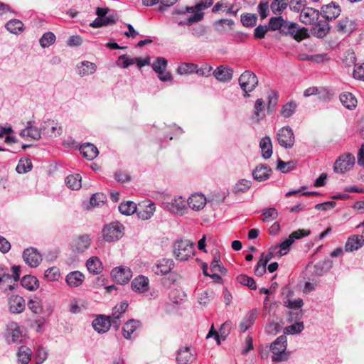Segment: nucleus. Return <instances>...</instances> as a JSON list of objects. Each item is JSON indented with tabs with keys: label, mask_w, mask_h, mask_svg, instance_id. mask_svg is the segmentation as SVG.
I'll return each instance as SVG.
<instances>
[{
	"label": "nucleus",
	"mask_w": 364,
	"mask_h": 364,
	"mask_svg": "<svg viewBox=\"0 0 364 364\" xmlns=\"http://www.w3.org/2000/svg\"><path fill=\"white\" fill-rule=\"evenodd\" d=\"M173 255L177 260H188L195 251L194 242L188 240H177L173 246Z\"/></svg>",
	"instance_id": "1"
},
{
	"label": "nucleus",
	"mask_w": 364,
	"mask_h": 364,
	"mask_svg": "<svg viewBox=\"0 0 364 364\" xmlns=\"http://www.w3.org/2000/svg\"><path fill=\"white\" fill-rule=\"evenodd\" d=\"M280 33L287 36L292 37L298 42H300L309 37L306 28H299V26L296 23L287 20L284 21Z\"/></svg>",
	"instance_id": "2"
},
{
	"label": "nucleus",
	"mask_w": 364,
	"mask_h": 364,
	"mask_svg": "<svg viewBox=\"0 0 364 364\" xmlns=\"http://www.w3.org/2000/svg\"><path fill=\"white\" fill-rule=\"evenodd\" d=\"M287 337L285 336H279L271 345V350L273 354L272 360L274 362H281L287 360L289 353L286 351Z\"/></svg>",
	"instance_id": "3"
},
{
	"label": "nucleus",
	"mask_w": 364,
	"mask_h": 364,
	"mask_svg": "<svg viewBox=\"0 0 364 364\" xmlns=\"http://www.w3.org/2000/svg\"><path fill=\"white\" fill-rule=\"evenodd\" d=\"M240 88L244 92V97H248L249 92L253 91L258 85L257 75L250 70H245L238 79Z\"/></svg>",
	"instance_id": "4"
},
{
	"label": "nucleus",
	"mask_w": 364,
	"mask_h": 364,
	"mask_svg": "<svg viewBox=\"0 0 364 364\" xmlns=\"http://www.w3.org/2000/svg\"><path fill=\"white\" fill-rule=\"evenodd\" d=\"M123 225L119 222L111 223L102 229V237L108 242L118 240L123 236Z\"/></svg>",
	"instance_id": "5"
},
{
	"label": "nucleus",
	"mask_w": 364,
	"mask_h": 364,
	"mask_svg": "<svg viewBox=\"0 0 364 364\" xmlns=\"http://www.w3.org/2000/svg\"><path fill=\"white\" fill-rule=\"evenodd\" d=\"M355 164V157L352 154L347 153L338 157L335 161L333 170L338 173H344L350 170Z\"/></svg>",
	"instance_id": "6"
},
{
	"label": "nucleus",
	"mask_w": 364,
	"mask_h": 364,
	"mask_svg": "<svg viewBox=\"0 0 364 364\" xmlns=\"http://www.w3.org/2000/svg\"><path fill=\"white\" fill-rule=\"evenodd\" d=\"M277 141L285 149L291 148L294 144V135L289 127H284L277 132Z\"/></svg>",
	"instance_id": "7"
},
{
	"label": "nucleus",
	"mask_w": 364,
	"mask_h": 364,
	"mask_svg": "<svg viewBox=\"0 0 364 364\" xmlns=\"http://www.w3.org/2000/svg\"><path fill=\"white\" fill-rule=\"evenodd\" d=\"M167 60L162 57H158L152 64L153 70L158 73L159 78L163 82L171 81L172 76L168 72H166Z\"/></svg>",
	"instance_id": "8"
},
{
	"label": "nucleus",
	"mask_w": 364,
	"mask_h": 364,
	"mask_svg": "<svg viewBox=\"0 0 364 364\" xmlns=\"http://www.w3.org/2000/svg\"><path fill=\"white\" fill-rule=\"evenodd\" d=\"M91 245V238L89 235H82L74 238L71 243L70 247L75 253H82L90 248Z\"/></svg>",
	"instance_id": "9"
},
{
	"label": "nucleus",
	"mask_w": 364,
	"mask_h": 364,
	"mask_svg": "<svg viewBox=\"0 0 364 364\" xmlns=\"http://www.w3.org/2000/svg\"><path fill=\"white\" fill-rule=\"evenodd\" d=\"M113 279L120 284L127 283L132 277L131 269L127 267H118L112 270L111 272Z\"/></svg>",
	"instance_id": "10"
},
{
	"label": "nucleus",
	"mask_w": 364,
	"mask_h": 364,
	"mask_svg": "<svg viewBox=\"0 0 364 364\" xmlns=\"http://www.w3.org/2000/svg\"><path fill=\"white\" fill-rule=\"evenodd\" d=\"M321 13L319 11L311 8H303L300 13V21L305 25H313L319 18Z\"/></svg>",
	"instance_id": "11"
},
{
	"label": "nucleus",
	"mask_w": 364,
	"mask_h": 364,
	"mask_svg": "<svg viewBox=\"0 0 364 364\" xmlns=\"http://www.w3.org/2000/svg\"><path fill=\"white\" fill-rule=\"evenodd\" d=\"M23 258L24 262L31 267H38L42 261L41 255L33 247L26 249L23 252Z\"/></svg>",
	"instance_id": "12"
},
{
	"label": "nucleus",
	"mask_w": 364,
	"mask_h": 364,
	"mask_svg": "<svg viewBox=\"0 0 364 364\" xmlns=\"http://www.w3.org/2000/svg\"><path fill=\"white\" fill-rule=\"evenodd\" d=\"M341 12L340 6L333 1L321 7L322 16L328 21L336 19L340 16Z\"/></svg>",
	"instance_id": "13"
},
{
	"label": "nucleus",
	"mask_w": 364,
	"mask_h": 364,
	"mask_svg": "<svg viewBox=\"0 0 364 364\" xmlns=\"http://www.w3.org/2000/svg\"><path fill=\"white\" fill-rule=\"evenodd\" d=\"M213 75L220 82H228L232 78L233 70L227 65H220L213 71Z\"/></svg>",
	"instance_id": "14"
},
{
	"label": "nucleus",
	"mask_w": 364,
	"mask_h": 364,
	"mask_svg": "<svg viewBox=\"0 0 364 364\" xmlns=\"http://www.w3.org/2000/svg\"><path fill=\"white\" fill-rule=\"evenodd\" d=\"M196 359V353L191 347L186 346L178 351L176 361L178 364H189Z\"/></svg>",
	"instance_id": "15"
},
{
	"label": "nucleus",
	"mask_w": 364,
	"mask_h": 364,
	"mask_svg": "<svg viewBox=\"0 0 364 364\" xmlns=\"http://www.w3.org/2000/svg\"><path fill=\"white\" fill-rule=\"evenodd\" d=\"M174 267V262L171 259H161L153 267V271L158 275H166Z\"/></svg>",
	"instance_id": "16"
},
{
	"label": "nucleus",
	"mask_w": 364,
	"mask_h": 364,
	"mask_svg": "<svg viewBox=\"0 0 364 364\" xmlns=\"http://www.w3.org/2000/svg\"><path fill=\"white\" fill-rule=\"evenodd\" d=\"M187 204L193 210L199 211L205 207L206 198L203 194L194 193L188 198Z\"/></svg>",
	"instance_id": "17"
},
{
	"label": "nucleus",
	"mask_w": 364,
	"mask_h": 364,
	"mask_svg": "<svg viewBox=\"0 0 364 364\" xmlns=\"http://www.w3.org/2000/svg\"><path fill=\"white\" fill-rule=\"evenodd\" d=\"M94 329L99 333H104L109 331L111 326L110 317L103 315L98 316L92 321Z\"/></svg>",
	"instance_id": "18"
},
{
	"label": "nucleus",
	"mask_w": 364,
	"mask_h": 364,
	"mask_svg": "<svg viewBox=\"0 0 364 364\" xmlns=\"http://www.w3.org/2000/svg\"><path fill=\"white\" fill-rule=\"evenodd\" d=\"M311 28V33L314 36L319 38L325 37L330 31V26L328 20L323 19L317 21Z\"/></svg>",
	"instance_id": "19"
},
{
	"label": "nucleus",
	"mask_w": 364,
	"mask_h": 364,
	"mask_svg": "<svg viewBox=\"0 0 364 364\" xmlns=\"http://www.w3.org/2000/svg\"><path fill=\"white\" fill-rule=\"evenodd\" d=\"M131 285L134 291L144 293L149 289V280L146 277L140 275L132 280Z\"/></svg>",
	"instance_id": "20"
},
{
	"label": "nucleus",
	"mask_w": 364,
	"mask_h": 364,
	"mask_svg": "<svg viewBox=\"0 0 364 364\" xmlns=\"http://www.w3.org/2000/svg\"><path fill=\"white\" fill-rule=\"evenodd\" d=\"M364 245L363 235H353L349 237L346 242L345 250L346 252H353L358 250Z\"/></svg>",
	"instance_id": "21"
},
{
	"label": "nucleus",
	"mask_w": 364,
	"mask_h": 364,
	"mask_svg": "<svg viewBox=\"0 0 364 364\" xmlns=\"http://www.w3.org/2000/svg\"><path fill=\"white\" fill-rule=\"evenodd\" d=\"M9 305L11 312L19 314L25 309V300L18 295H14L9 298Z\"/></svg>",
	"instance_id": "22"
},
{
	"label": "nucleus",
	"mask_w": 364,
	"mask_h": 364,
	"mask_svg": "<svg viewBox=\"0 0 364 364\" xmlns=\"http://www.w3.org/2000/svg\"><path fill=\"white\" fill-rule=\"evenodd\" d=\"M271 173L272 169L269 166L260 164L252 171V176L256 181H263L269 178Z\"/></svg>",
	"instance_id": "23"
},
{
	"label": "nucleus",
	"mask_w": 364,
	"mask_h": 364,
	"mask_svg": "<svg viewBox=\"0 0 364 364\" xmlns=\"http://www.w3.org/2000/svg\"><path fill=\"white\" fill-rule=\"evenodd\" d=\"M357 24L355 21L349 18H345L338 21L337 24V31L343 33H350L355 30Z\"/></svg>",
	"instance_id": "24"
},
{
	"label": "nucleus",
	"mask_w": 364,
	"mask_h": 364,
	"mask_svg": "<svg viewBox=\"0 0 364 364\" xmlns=\"http://www.w3.org/2000/svg\"><path fill=\"white\" fill-rule=\"evenodd\" d=\"M85 276L79 271L70 272L65 278L66 283L70 287H80L84 282Z\"/></svg>",
	"instance_id": "25"
},
{
	"label": "nucleus",
	"mask_w": 364,
	"mask_h": 364,
	"mask_svg": "<svg viewBox=\"0 0 364 364\" xmlns=\"http://www.w3.org/2000/svg\"><path fill=\"white\" fill-rule=\"evenodd\" d=\"M255 111L252 115V120L253 122L258 124L265 116L264 102L262 98L257 99L255 103Z\"/></svg>",
	"instance_id": "26"
},
{
	"label": "nucleus",
	"mask_w": 364,
	"mask_h": 364,
	"mask_svg": "<svg viewBox=\"0 0 364 364\" xmlns=\"http://www.w3.org/2000/svg\"><path fill=\"white\" fill-rule=\"evenodd\" d=\"M80 151L82 156L90 161L95 159L99 154L97 148L94 144L90 143L81 145Z\"/></svg>",
	"instance_id": "27"
},
{
	"label": "nucleus",
	"mask_w": 364,
	"mask_h": 364,
	"mask_svg": "<svg viewBox=\"0 0 364 364\" xmlns=\"http://www.w3.org/2000/svg\"><path fill=\"white\" fill-rule=\"evenodd\" d=\"M156 209L154 203L149 202L147 205H139L138 207L137 215L142 220H148L151 218Z\"/></svg>",
	"instance_id": "28"
},
{
	"label": "nucleus",
	"mask_w": 364,
	"mask_h": 364,
	"mask_svg": "<svg viewBox=\"0 0 364 364\" xmlns=\"http://www.w3.org/2000/svg\"><path fill=\"white\" fill-rule=\"evenodd\" d=\"M262 156L264 159H269L272 155V144L271 139L268 136L263 137L259 142Z\"/></svg>",
	"instance_id": "29"
},
{
	"label": "nucleus",
	"mask_w": 364,
	"mask_h": 364,
	"mask_svg": "<svg viewBox=\"0 0 364 364\" xmlns=\"http://www.w3.org/2000/svg\"><path fill=\"white\" fill-rule=\"evenodd\" d=\"M186 200L182 197H178L172 200L169 205V209L174 213L183 215L186 209Z\"/></svg>",
	"instance_id": "30"
},
{
	"label": "nucleus",
	"mask_w": 364,
	"mask_h": 364,
	"mask_svg": "<svg viewBox=\"0 0 364 364\" xmlns=\"http://www.w3.org/2000/svg\"><path fill=\"white\" fill-rule=\"evenodd\" d=\"M340 101L348 109H353L357 106V99L350 92H346L340 95Z\"/></svg>",
	"instance_id": "31"
},
{
	"label": "nucleus",
	"mask_w": 364,
	"mask_h": 364,
	"mask_svg": "<svg viewBox=\"0 0 364 364\" xmlns=\"http://www.w3.org/2000/svg\"><path fill=\"white\" fill-rule=\"evenodd\" d=\"M31 354L32 351L28 347L26 346L19 347L17 353L18 363L28 364L31 360Z\"/></svg>",
	"instance_id": "32"
},
{
	"label": "nucleus",
	"mask_w": 364,
	"mask_h": 364,
	"mask_svg": "<svg viewBox=\"0 0 364 364\" xmlns=\"http://www.w3.org/2000/svg\"><path fill=\"white\" fill-rule=\"evenodd\" d=\"M257 318V311H249L240 323V328L242 332L246 331L255 322Z\"/></svg>",
	"instance_id": "33"
},
{
	"label": "nucleus",
	"mask_w": 364,
	"mask_h": 364,
	"mask_svg": "<svg viewBox=\"0 0 364 364\" xmlns=\"http://www.w3.org/2000/svg\"><path fill=\"white\" fill-rule=\"evenodd\" d=\"M140 323L134 319L129 320L123 326L122 333L125 338L129 339L131 335L136 330Z\"/></svg>",
	"instance_id": "34"
},
{
	"label": "nucleus",
	"mask_w": 364,
	"mask_h": 364,
	"mask_svg": "<svg viewBox=\"0 0 364 364\" xmlns=\"http://www.w3.org/2000/svg\"><path fill=\"white\" fill-rule=\"evenodd\" d=\"M82 177L80 174L76 173L70 175L65 178V183L69 188L73 190H78L82 186Z\"/></svg>",
	"instance_id": "35"
},
{
	"label": "nucleus",
	"mask_w": 364,
	"mask_h": 364,
	"mask_svg": "<svg viewBox=\"0 0 364 364\" xmlns=\"http://www.w3.org/2000/svg\"><path fill=\"white\" fill-rule=\"evenodd\" d=\"M86 266L90 273L99 274L102 271V262L97 257L90 258L87 262Z\"/></svg>",
	"instance_id": "36"
},
{
	"label": "nucleus",
	"mask_w": 364,
	"mask_h": 364,
	"mask_svg": "<svg viewBox=\"0 0 364 364\" xmlns=\"http://www.w3.org/2000/svg\"><path fill=\"white\" fill-rule=\"evenodd\" d=\"M21 285L28 290L33 291L38 287V281L36 277L31 275L23 277L21 281Z\"/></svg>",
	"instance_id": "37"
},
{
	"label": "nucleus",
	"mask_w": 364,
	"mask_h": 364,
	"mask_svg": "<svg viewBox=\"0 0 364 364\" xmlns=\"http://www.w3.org/2000/svg\"><path fill=\"white\" fill-rule=\"evenodd\" d=\"M119 210L124 215H130L135 212L137 213L138 207L135 203L132 201H127L126 203H122L119 205Z\"/></svg>",
	"instance_id": "38"
},
{
	"label": "nucleus",
	"mask_w": 364,
	"mask_h": 364,
	"mask_svg": "<svg viewBox=\"0 0 364 364\" xmlns=\"http://www.w3.org/2000/svg\"><path fill=\"white\" fill-rule=\"evenodd\" d=\"M7 31L14 34H17L23 30V23L18 19H12L8 21L5 26Z\"/></svg>",
	"instance_id": "39"
},
{
	"label": "nucleus",
	"mask_w": 364,
	"mask_h": 364,
	"mask_svg": "<svg viewBox=\"0 0 364 364\" xmlns=\"http://www.w3.org/2000/svg\"><path fill=\"white\" fill-rule=\"evenodd\" d=\"M96 68L97 67L95 63L85 61L78 66L79 74L82 76L89 75L94 73L96 71Z\"/></svg>",
	"instance_id": "40"
},
{
	"label": "nucleus",
	"mask_w": 364,
	"mask_h": 364,
	"mask_svg": "<svg viewBox=\"0 0 364 364\" xmlns=\"http://www.w3.org/2000/svg\"><path fill=\"white\" fill-rule=\"evenodd\" d=\"M20 135L22 137H30L34 140H38L41 138V132L40 130L33 126H28L26 129H23Z\"/></svg>",
	"instance_id": "41"
},
{
	"label": "nucleus",
	"mask_w": 364,
	"mask_h": 364,
	"mask_svg": "<svg viewBox=\"0 0 364 364\" xmlns=\"http://www.w3.org/2000/svg\"><path fill=\"white\" fill-rule=\"evenodd\" d=\"M252 182L246 179H241L233 187L232 192L235 194L247 192L251 187Z\"/></svg>",
	"instance_id": "42"
},
{
	"label": "nucleus",
	"mask_w": 364,
	"mask_h": 364,
	"mask_svg": "<svg viewBox=\"0 0 364 364\" xmlns=\"http://www.w3.org/2000/svg\"><path fill=\"white\" fill-rule=\"evenodd\" d=\"M197 65L191 63H183L177 68V73L180 75H190L196 73Z\"/></svg>",
	"instance_id": "43"
},
{
	"label": "nucleus",
	"mask_w": 364,
	"mask_h": 364,
	"mask_svg": "<svg viewBox=\"0 0 364 364\" xmlns=\"http://www.w3.org/2000/svg\"><path fill=\"white\" fill-rule=\"evenodd\" d=\"M215 294L211 290H205L198 294V299L200 305L206 306L214 299Z\"/></svg>",
	"instance_id": "44"
},
{
	"label": "nucleus",
	"mask_w": 364,
	"mask_h": 364,
	"mask_svg": "<svg viewBox=\"0 0 364 364\" xmlns=\"http://www.w3.org/2000/svg\"><path fill=\"white\" fill-rule=\"evenodd\" d=\"M28 307L36 314H40L43 312L42 301L38 297L30 299L28 302Z\"/></svg>",
	"instance_id": "45"
},
{
	"label": "nucleus",
	"mask_w": 364,
	"mask_h": 364,
	"mask_svg": "<svg viewBox=\"0 0 364 364\" xmlns=\"http://www.w3.org/2000/svg\"><path fill=\"white\" fill-rule=\"evenodd\" d=\"M284 21L282 16L272 17L267 26L270 31H279L280 32Z\"/></svg>",
	"instance_id": "46"
},
{
	"label": "nucleus",
	"mask_w": 364,
	"mask_h": 364,
	"mask_svg": "<svg viewBox=\"0 0 364 364\" xmlns=\"http://www.w3.org/2000/svg\"><path fill=\"white\" fill-rule=\"evenodd\" d=\"M237 281L238 283L248 287L252 290H255L257 289L256 282L254 279L245 274L238 275L237 277Z\"/></svg>",
	"instance_id": "47"
},
{
	"label": "nucleus",
	"mask_w": 364,
	"mask_h": 364,
	"mask_svg": "<svg viewBox=\"0 0 364 364\" xmlns=\"http://www.w3.org/2000/svg\"><path fill=\"white\" fill-rule=\"evenodd\" d=\"M234 21L232 20L226 18L216 21L213 24L215 29L218 32L225 31L226 26H228L229 29H232Z\"/></svg>",
	"instance_id": "48"
},
{
	"label": "nucleus",
	"mask_w": 364,
	"mask_h": 364,
	"mask_svg": "<svg viewBox=\"0 0 364 364\" xmlns=\"http://www.w3.org/2000/svg\"><path fill=\"white\" fill-rule=\"evenodd\" d=\"M288 0H274L271 4V9L274 14H280L285 10L288 6Z\"/></svg>",
	"instance_id": "49"
},
{
	"label": "nucleus",
	"mask_w": 364,
	"mask_h": 364,
	"mask_svg": "<svg viewBox=\"0 0 364 364\" xmlns=\"http://www.w3.org/2000/svg\"><path fill=\"white\" fill-rule=\"evenodd\" d=\"M257 17L255 14H245L241 15L240 21L245 27H253L257 23Z\"/></svg>",
	"instance_id": "50"
},
{
	"label": "nucleus",
	"mask_w": 364,
	"mask_h": 364,
	"mask_svg": "<svg viewBox=\"0 0 364 364\" xmlns=\"http://www.w3.org/2000/svg\"><path fill=\"white\" fill-rule=\"evenodd\" d=\"M213 4V0H200V1L196 4L194 6H187L186 11L188 12L200 11L210 7Z\"/></svg>",
	"instance_id": "51"
},
{
	"label": "nucleus",
	"mask_w": 364,
	"mask_h": 364,
	"mask_svg": "<svg viewBox=\"0 0 364 364\" xmlns=\"http://www.w3.org/2000/svg\"><path fill=\"white\" fill-rule=\"evenodd\" d=\"M296 105L295 102H289L286 103L281 109V114L285 117H290L295 112Z\"/></svg>",
	"instance_id": "52"
},
{
	"label": "nucleus",
	"mask_w": 364,
	"mask_h": 364,
	"mask_svg": "<svg viewBox=\"0 0 364 364\" xmlns=\"http://www.w3.org/2000/svg\"><path fill=\"white\" fill-rule=\"evenodd\" d=\"M55 41V36L52 32H46L43 35L39 42L43 48H46L52 45Z\"/></svg>",
	"instance_id": "53"
},
{
	"label": "nucleus",
	"mask_w": 364,
	"mask_h": 364,
	"mask_svg": "<svg viewBox=\"0 0 364 364\" xmlns=\"http://www.w3.org/2000/svg\"><path fill=\"white\" fill-rule=\"evenodd\" d=\"M210 269L212 272H218L222 274L226 273L227 270L221 264L220 255L215 256L213 261L211 262Z\"/></svg>",
	"instance_id": "54"
},
{
	"label": "nucleus",
	"mask_w": 364,
	"mask_h": 364,
	"mask_svg": "<svg viewBox=\"0 0 364 364\" xmlns=\"http://www.w3.org/2000/svg\"><path fill=\"white\" fill-rule=\"evenodd\" d=\"M277 163V169L282 173H288L296 167V163L292 161L284 162L279 159Z\"/></svg>",
	"instance_id": "55"
},
{
	"label": "nucleus",
	"mask_w": 364,
	"mask_h": 364,
	"mask_svg": "<svg viewBox=\"0 0 364 364\" xmlns=\"http://www.w3.org/2000/svg\"><path fill=\"white\" fill-rule=\"evenodd\" d=\"M32 163L29 159H21L16 167V171L19 173H26L31 170Z\"/></svg>",
	"instance_id": "56"
},
{
	"label": "nucleus",
	"mask_w": 364,
	"mask_h": 364,
	"mask_svg": "<svg viewBox=\"0 0 364 364\" xmlns=\"http://www.w3.org/2000/svg\"><path fill=\"white\" fill-rule=\"evenodd\" d=\"M106 200L107 197L104 193H97L92 196L90 203L92 207H97L104 204Z\"/></svg>",
	"instance_id": "57"
},
{
	"label": "nucleus",
	"mask_w": 364,
	"mask_h": 364,
	"mask_svg": "<svg viewBox=\"0 0 364 364\" xmlns=\"http://www.w3.org/2000/svg\"><path fill=\"white\" fill-rule=\"evenodd\" d=\"M60 276V270L56 267L48 268L46 270L44 277L48 281H56Z\"/></svg>",
	"instance_id": "58"
},
{
	"label": "nucleus",
	"mask_w": 364,
	"mask_h": 364,
	"mask_svg": "<svg viewBox=\"0 0 364 364\" xmlns=\"http://www.w3.org/2000/svg\"><path fill=\"white\" fill-rule=\"evenodd\" d=\"M279 95L277 92L270 91L268 95V112H271L277 104Z\"/></svg>",
	"instance_id": "59"
},
{
	"label": "nucleus",
	"mask_w": 364,
	"mask_h": 364,
	"mask_svg": "<svg viewBox=\"0 0 364 364\" xmlns=\"http://www.w3.org/2000/svg\"><path fill=\"white\" fill-rule=\"evenodd\" d=\"M289 4L290 10L294 12L301 11L303 8H306V0H291Z\"/></svg>",
	"instance_id": "60"
},
{
	"label": "nucleus",
	"mask_w": 364,
	"mask_h": 364,
	"mask_svg": "<svg viewBox=\"0 0 364 364\" xmlns=\"http://www.w3.org/2000/svg\"><path fill=\"white\" fill-rule=\"evenodd\" d=\"M263 257H264V253H262L261 256H260V259L257 262V265L255 267V274L257 277H261L266 272L267 263L264 262Z\"/></svg>",
	"instance_id": "61"
},
{
	"label": "nucleus",
	"mask_w": 364,
	"mask_h": 364,
	"mask_svg": "<svg viewBox=\"0 0 364 364\" xmlns=\"http://www.w3.org/2000/svg\"><path fill=\"white\" fill-rule=\"evenodd\" d=\"M9 328L11 330L12 341L14 343H18L19 338L22 336L19 326L16 323H11L9 325Z\"/></svg>",
	"instance_id": "62"
},
{
	"label": "nucleus",
	"mask_w": 364,
	"mask_h": 364,
	"mask_svg": "<svg viewBox=\"0 0 364 364\" xmlns=\"http://www.w3.org/2000/svg\"><path fill=\"white\" fill-rule=\"evenodd\" d=\"M304 328L303 322H297L286 327L284 330V333L290 334L299 333L303 331Z\"/></svg>",
	"instance_id": "63"
},
{
	"label": "nucleus",
	"mask_w": 364,
	"mask_h": 364,
	"mask_svg": "<svg viewBox=\"0 0 364 364\" xmlns=\"http://www.w3.org/2000/svg\"><path fill=\"white\" fill-rule=\"evenodd\" d=\"M213 67L208 63H204L200 68L197 66L196 74L200 76L209 77L213 75Z\"/></svg>",
	"instance_id": "64"
}]
</instances>
